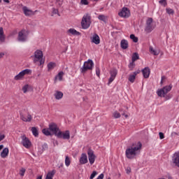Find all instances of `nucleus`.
Here are the masks:
<instances>
[{
	"instance_id": "nucleus-1",
	"label": "nucleus",
	"mask_w": 179,
	"mask_h": 179,
	"mask_svg": "<svg viewBox=\"0 0 179 179\" xmlns=\"http://www.w3.org/2000/svg\"><path fill=\"white\" fill-rule=\"evenodd\" d=\"M141 149L142 143L141 142L133 143L131 146L126 149V157H127V159H135V157L138 156V155L141 153Z\"/></svg>"
},
{
	"instance_id": "nucleus-2",
	"label": "nucleus",
	"mask_w": 179,
	"mask_h": 179,
	"mask_svg": "<svg viewBox=\"0 0 179 179\" xmlns=\"http://www.w3.org/2000/svg\"><path fill=\"white\" fill-rule=\"evenodd\" d=\"M171 89H173V85H171L165 86L162 89L157 91V96H159V97H164L166 100H170V99L173 97V95L171 94H167V93L171 92Z\"/></svg>"
},
{
	"instance_id": "nucleus-3",
	"label": "nucleus",
	"mask_w": 179,
	"mask_h": 179,
	"mask_svg": "<svg viewBox=\"0 0 179 179\" xmlns=\"http://www.w3.org/2000/svg\"><path fill=\"white\" fill-rule=\"evenodd\" d=\"M90 24H92V17L90 14L87 13L83 15L81 20V26L84 29H89L90 27Z\"/></svg>"
},
{
	"instance_id": "nucleus-4",
	"label": "nucleus",
	"mask_w": 179,
	"mask_h": 179,
	"mask_svg": "<svg viewBox=\"0 0 179 179\" xmlns=\"http://www.w3.org/2000/svg\"><path fill=\"white\" fill-rule=\"evenodd\" d=\"M94 66V63L93 62V60L88 59L87 62H85L83 64V66L80 68V71L81 73H85L88 71H92Z\"/></svg>"
},
{
	"instance_id": "nucleus-5",
	"label": "nucleus",
	"mask_w": 179,
	"mask_h": 179,
	"mask_svg": "<svg viewBox=\"0 0 179 179\" xmlns=\"http://www.w3.org/2000/svg\"><path fill=\"white\" fill-rule=\"evenodd\" d=\"M29 37V33L24 29H22L18 33L17 41L20 43H26Z\"/></svg>"
},
{
	"instance_id": "nucleus-6",
	"label": "nucleus",
	"mask_w": 179,
	"mask_h": 179,
	"mask_svg": "<svg viewBox=\"0 0 179 179\" xmlns=\"http://www.w3.org/2000/svg\"><path fill=\"white\" fill-rule=\"evenodd\" d=\"M34 57L35 59H34V62L40 61V65L44 64V60H43V52L41 50H36L34 53Z\"/></svg>"
},
{
	"instance_id": "nucleus-7",
	"label": "nucleus",
	"mask_w": 179,
	"mask_h": 179,
	"mask_svg": "<svg viewBox=\"0 0 179 179\" xmlns=\"http://www.w3.org/2000/svg\"><path fill=\"white\" fill-rule=\"evenodd\" d=\"M20 120L24 122H31V120H33V116L30 115L29 113H21L20 114Z\"/></svg>"
},
{
	"instance_id": "nucleus-8",
	"label": "nucleus",
	"mask_w": 179,
	"mask_h": 179,
	"mask_svg": "<svg viewBox=\"0 0 179 179\" xmlns=\"http://www.w3.org/2000/svg\"><path fill=\"white\" fill-rule=\"evenodd\" d=\"M29 73H31V70L29 69H24L16 75L14 77V79L15 80H20L21 79H23V76H24V75H29Z\"/></svg>"
},
{
	"instance_id": "nucleus-9",
	"label": "nucleus",
	"mask_w": 179,
	"mask_h": 179,
	"mask_svg": "<svg viewBox=\"0 0 179 179\" xmlns=\"http://www.w3.org/2000/svg\"><path fill=\"white\" fill-rule=\"evenodd\" d=\"M21 143L24 146V148H26V149H29L31 146V142L29 139V138L26 137V135L21 136Z\"/></svg>"
},
{
	"instance_id": "nucleus-10",
	"label": "nucleus",
	"mask_w": 179,
	"mask_h": 179,
	"mask_svg": "<svg viewBox=\"0 0 179 179\" xmlns=\"http://www.w3.org/2000/svg\"><path fill=\"white\" fill-rule=\"evenodd\" d=\"M118 15L120 17H124V19H127V17H129L131 16V12L129 11V9L128 8L124 7L122 8V10L118 13Z\"/></svg>"
},
{
	"instance_id": "nucleus-11",
	"label": "nucleus",
	"mask_w": 179,
	"mask_h": 179,
	"mask_svg": "<svg viewBox=\"0 0 179 179\" xmlns=\"http://www.w3.org/2000/svg\"><path fill=\"white\" fill-rule=\"evenodd\" d=\"M87 156H88V160L90 162V164H94V162H96V155H94V152L93 150L89 149L87 150Z\"/></svg>"
},
{
	"instance_id": "nucleus-12",
	"label": "nucleus",
	"mask_w": 179,
	"mask_h": 179,
	"mask_svg": "<svg viewBox=\"0 0 179 179\" xmlns=\"http://www.w3.org/2000/svg\"><path fill=\"white\" fill-rule=\"evenodd\" d=\"M57 136L62 139H70L71 138V133L69 132V130H66L63 132L60 131L57 134Z\"/></svg>"
},
{
	"instance_id": "nucleus-13",
	"label": "nucleus",
	"mask_w": 179,
	"mask_h": 179,
	"mask_svg": "<svg viewBox=\"0 0 179 179\" xmlns=\"http://www.w3.org/2000/svg\"><path fill=\"white\" fill-rule=\"evenodd\" d=\"M152 23H153V19L152 17L148 18L146 21V27L145 29V31H146V33H150L153 30Z\"/></svg>"
},
{
	"instance_id": "nucleus-14",
	"label": "nucleus",
	"mask_w": 179,
	"mask_h": 179,
	"mask_svg": "<svg viewBox=\"0 0 179 179\" xmlns=\"http://www.w3.org/2000/svg\"><path fill=\"white\" fill-rule=\"evenodd\" d=\"M49 130L57 136L58 135V132H60L59 127L55 123H52L49 124Z\"/></svg>"
},
{
	"instance_id": "nucleus-15",
	"label": "nucleus",
	"mask_w": 179,
	"mask_h": 179,
	"mask_svg": "<svg viewBox=\"0 0 179 179\" xmlns=\"http://www.w3.org/2000/svg\"><path fill=\"white\" fill-rule=\"evenodd\" d=\"M117 73H118V71H117V69H113L110 71V77L108 79V85H110L113 83V82H114V80L115 79Z\"/></svg>"
},
{
	"instance_id": "nucleus-16",
	"label": "nucleus",
	"mask_w": 179,
	"mask_h": 179,
	"mask_svg": "<svg viewBox=\"0 0 179 179\" xmlns=\"http://www.w3.org/2000/svg\"><path fill=\"white\" fill-rule=\"evenodd\" d=\"M22 10L25 16H33V15H35L36 12H37V10L33 11L29 9L27 6L22 7Z\"/></svg>"
},
{
	"instance_id": "nucleus-17",
	"label": "nucleus",
	"mask_w": 179,
	"mask_h": 179,
	"mask_svg": "<svg viewBox=\"0 0 179 179\" xmlns=\"http://www.w3.org/2000/svg\"><path fill=\"white\" fill-rule=\"evenodd\" d=\"M172 162L176 167H179V151L178 152H175L173 158H172Z\"/></svg>"
},
{
	"instance_id": "nucleus-18",
	"label": "nucleus",
	"mask_w": 179,
	"mask_h": 179,
	"mask_svg": "<svg viewBox=\"0 0 179 179\" xmlns=\"http://www.w3.org/2000/svg\"><path fill=\"white\" fill-rule=\"evenodd\" d=\"M91 41L92 43H94V44H100V36H99L97 34H94V35L91 38Z\"/></svg>"
},
{
	"instance_id": "nucleus-19",
	"label": "nucleus",
	"mask_w": 179,
	"mask_h": 179,
	"mask_svg": "<svg viewBox=\"0 0 179 179\" xmlns=\"http://www.w3.org/2000/svg\"><path fill=\"white\" fill-rule=\"evenodd\" d=\"M79 162L80 164H86L87 163L88 160H87V155H86V153H83L81 155Z\"/></svg>"
},
{
	"instance_id": "nucleus-20",
	"label": "nucleus",
	"mask_w": 179,
	"mask_h": 179,
	"mask_svg": "<svg viewBox=\"0 0 179 179\" xmlns=\"http://www.w3.org/2000/svg\"><path fill=\"white\" fill-rule=\"evenodd\" d=\"M143 75L145 79H148L150 76V69L149 67H145L143 70Z\"/></svg>"
},
{
	"instance_id": "nucleus-21",
	"label": "nucleus",
	"mask_w": 179,
	"mask_h": 179,
	"mask_svg": "<svg viewBox=\"0 0 179 179\" xmlns=\"http://www.w3.org/2000/svg\"><path fill=\"white\" fill-rule=\"evenodd\" d=\"M9 155V148H5L3 149L2 152L0 154V156L2 159H5L6 157H8Z\"/></svg>"
},
{
	"instance_id": "nucleus-22",
	"label": "nucleus",
	"mask_w": 179,
	"mask_h": 179,
	"mask_svg": "<svg viewBox=\"0 0 179 179\" xmlns=\"http://www.w3.org/2000/svg\"><path fill=\"white\" fill-rule=\"evenodd\" d=\"M57 66V64L55 62H50L48 64V72H51L52 69H54Z\"/></svg>"
},
{
	"instance_id": "nucleus-23",
	"label": "nucleus",
	"mask_w": 179,
	"mask_h": 179,
	"mask_svg": "<svg viewBox=\"0 0 179 179\" xmlns=\"http://www.w3.org/2000/svg\"><path fill=\"white\" fill-rule=\"evenodd\" d=\"M54 96L56 100H61V99L64 97V93H62L61 91H56Z\"/></svg>"
},
{
	"instance_id": "nucleus-24",
	"label": "nucleus",
	"mask_w": 179,
	"mask_h": 179,
	"mask_svg": "<svg viewBox=\"0 0 179 179\" xmlns=\"http://www.w3.org/2000/svg\"><path fill=\"white\" fill-rule=\"evenodd\" d=\"M64 75H65L64 71L59 72L55 78V82H57V80H59L61 82V80H62V78H64Z\"/></svg>"
},
{
	"instance_id": "nucleus-25",
	"label": "nucleus",
	"mask_w": 179,
	"mask_h": 179,
	"mask_svg": "<svg viewBox=\"0 0 179 179\" xmlns=\"http://www.w3.org/2000/svg\"><path fill=\"white\" fill-rule=\"evenodd\" d=\"M136 75H138V72L134 71L132 74H131L129 76V80L131 82V83H134L135 82Z\"/></svg>"
},
{
	"instance_id": "nucleus-26",
	"label": "nucleus",
	"mask_w": 179,
	"mask_h": 179,
	"mask_svg": "<svg viewBox=\"0 0 179 179\" xmlns=\"http://www.w3.org/2000/svg\"><path fill=\"white\" fill-rule=\"evenodd\" d=\"M120 45L123 50H127V48H128V41L122 39L121 41Z\"/></svg>"
},
{
	"instance_id": "nucleus-27",
	"label": "nucleus",
	"mask_w": 179,
	"mask_h": 179,
	"mask_svg": "<svg viewBox=\"0 0 179 179\" xmlns=\"http://www.w3.org/2000/svg\"><path fill=\"white\" fill-rule=\"evenodd\" d=\"M150 52L152 54V55H159L160 54V50H155L153 48V47L150 46Z\"/></svg>"
},
{
	"instance_id": "nucleus-28",
	"label": "nucleus",
	"mask_w": 179,
	"mask_h": 179,
	"mask_svg": "<svg viewBox=\"0 0 179 179\" xmlns=\"http://www.w3.org/2000/svg\"><path fill=\"white\" fill-rule=\"evenodd\" d=\"M68 33H70V34H73V36H79V34H80V33H79L75 29H72V28L68 30Z\"/></svg>"
},
{
	"instance_id": "nucleus-29",
	"label": "nucleus",
	"mask_w": 179,
	"mask_h": 179,
	"mask_svg": "<svg viewBox=\"0 0 179 179\" xmlns=\"http://www.w3.org/2000/svg\"><path fill=\"white\" fill-rule=\"evenodd\" d=\"M31 132L34 136H35L36 138L38 136V130L37 129V127H31Z\"/></svg>"
},
{
	"instance_id": "nucleus-30",
	"label": "nucleus",
	"mask_w": 179,
	"mask_h": 179,
	"mask_svg": "<svg viewBox=\"0 0 179 179\" xmlns=\"http://www.w3.org/2000/svg\"><path fill=\"white\" fill-rule=\"evenodd\" d=\"M65 164L66 167H69V166H71V158L68 155H66L65 158Z\"/></svg>"
},
{
	"instance_id": "nucleus-31",
	"label": "nucleus",
	"mask_w": 179,
	"mask_h": 179,
	"mask_svg": "<svg viewBox=\"0 0 179 179\" xmlns=\"http://www.w3.org/2000/svg\"><path fill=\"white\" fill-rule=\"evenodd\" d=\"M138 58H139V55L137 52H135L132 55L131 61H133V62H135V61L138 60Z\"/></svg>"
},
{
	"instance_id": "nucleus-32",
	"label": "nucleus",
	"mask_w": 179,
	"mask_h": 179,
	"mask_svg": "<svg viewBox=\"0 0 179 179\" xmlns=\"http://www.w3.org/2000/svg\"><path fill=\"white\" fill-rule=\"evenodd\" d=\"M42 132L46 136H50V135H51V132H50V129H43L42 130Z\"/></svg>"
},
{
	"instance_id": "nucleus-33",
	"label": "nucleus",
	"mask_w": 179,
	"mask_h": 179,
	"mask_svg": "<svg viewBox=\"0 0 179 179\" xmlns=\"http://www.w3.org/2000/svg\"><path fill=\"white\" fill-rule=\"evenodd\" d=\"M166 12L168 13V15H174V10L172 8H166Z\"/></svg>"
},
{
	"instance_id": "nucleus-34",
	"label": "nucleus",
	"mask_w": 179,
	"mask_h": 179,
	"mask_svg": "<svg viewBox=\"0 0 179 179\" xmlns=\"http://www.w3.org/2000/svg\"><path fill=\"white\" fill-rule=\"evenodd\" d=\"M98 19L99 20H101L102 22H106L107 17H106V15H99L98 16Z\"/></svg>"
},
{
	"instance_id": "nucleus-35",
	"label": "nucleus",
	"mask_w": 179,
	"mask_h": 179,
	"mask_svg": "<svg viewBox=\"0 0 179 179\" xmlns=\"http://www.w3.org/2000/svg\"><path fill=\"white\" fill-rule=\"evenodd\" d=\"M130 38L134 41V43H138V37L135 36V35L131 34Z\"/></svg>"
},
{
	"instance_id": "nucleus-36",
	"label": "nucleus",
	"mask_w": 179,
	"mask_h": 179,
	"mask_svg": "<svg viewBox=\"0 0 179 179\" xmlns=\"http://www.w3.org/2000/svg\"><path fill=\"white\" fill-rule=\"evenodd\" d=\"M113 115L114 118H120L121 117V114H120V113H118L117 111H115L113 113Z\"/></svg>"
},
{
	"instance_id": "nucleus-37",
	"label": "nucleus",
	"mask_w": 179,
	"mask_h": 179,
	"mask_svg": "<svg viewBox=\"0 0 179 179\" xmlns=\"http://www.w3.org/2000/svg\"><path fill=\"white\" fill-rule=\"evenodd\" d=\"M159 3L160 5H162V6H167V0H160Z\"/></svg>"
},
{
	"instance_id": "nucleus-38",
	"label": "nucleus",
	"mask_w": 179,
	"mask_h": 179,
	"mask_svg": "<svg viewBox=\"0 0 179 179\" xmlns=\"http://www.w3.org/2000/svg\"><path fill=\"white\" fill-rule=\"evenodd\" d=\"M25 173H26V169L24 168H22L20 171V175L21 176V177H24Z\"/></svg>"
},
{
	"instance_id": "nucleus-39",
	"label": "nucleus",
	"mask_w": 179,
	"mask_h": 179,
	"mask_svg": "<svg viewBox=\"0 0 179 179\" xmlns=\"http://www.w3.org/2000/svg\"><path fill=\"white\" fill-rule=\"evenodd\" d=\"M27 90H29V85H25L24 87H22L23 93H27Z\"/></svg>"
},
{
	"instance_id": "nucleus-40",
	"label": "nucleus",
	"mask_w": 179,
	"mask_h": 179,
	"mask_svg": "<svg viewBox=\"0 0 179 179\" xmlns=\"http://www.w3.org/2000/svg\"><path fill=\"white\" fill-rule=\"evenodd\" d=\"M134 67H135V62L131 61V62L129 64V68L130 69H134Z\"/></svg>"
},
{
	"instance_id": "nucleus-41",
	"label": "nucleus",
	"mask_w": 179,
	"mask_h": 179,
	"mask_svg": "<svg viewBox=\"0 0 179 179\" xmlns=\"http://www.w3.org/2000/svg\"><path fill=\"white\" fill-rule=\"evenodd\" d=\"M97 176V171H94L93 172H92V173L91 174V176H90V179H93V178H94V177H96Z\"/></svg>"
},
{
	"instance_id": "nucleus-42",
	"label": "nucleus",
	"mask_w": 179,
	"mask_h": 179,
	"mask_svg": "<svg viewBox=\"0 0 179 179\" xmlns=\"http://www.w3.org/2000/svg\"><path fill=\"white\" fill-rule=\"evenodd\" d=\"M54 15H58V9L52 8V16H54Z\"/></svg>"
},
{
	"instance_id": "nucleus-43",
	"label": "nucleus",
	"mask_w": 179,
	"mask_h": 179,
	"mask_svg": "<svg viewBox=\"0 0 179 179\" xmlns=\"http://www.w3.org/2000/svg\"><path fill=\"white\" fill-rule=\"evenodd\" d=\"M96 75L98 78H100V68L96 67Z\"/></svg>"
},
{
	"instance_id": "nucleus-44",
	"label": "nucleus",
	"mask_w": 179,
	"mask_h": 179,
	"mask_svg": "<svg viewBox=\"0 0 179 179\" xmlns=\"http://www.w3.org/2000/svg\"><path fill=\"white\" fill-rule=\"evenodd\" d=\"M0 41L1 43H5V34L0 35Z\"/></svg>"
},
{
	"instance_id": "nucleus-45",
	"label": "nucleus",
	"mask_w": 179,
	"mask_h": 179,
	"mask_svg": "<svg viewBox=\"0 0 179 179\" xmlns=\"http://www.w3.org/2000/svg\"><path fill=\"white\" fill-rule=\"evenodd\" d=\"M80 3L81 5H89V2L87 1V0H81Z\"/></svg>"
},
{
	"instance_id": "nucleus-46",
	"label": "nucleus",
	"mask_w": 179,
	"mask_h": 179,
	"mask_svg": "<svg viewBox=\"0 0 179 179\" xmlns=\"http://www.w3.org/2000/svg\"><path fill=\"white\" fill-rule=\"evenodd\" d=\"M159 139H164V134L159 132Z\"/></svg>"
},
{
	"instance_id": "nucleus-47",
	"label": "nucleus",
	"mask_w": 179,
	"mask_h": 179,
	"mask_svg": "<svg viewBox=\"0 0 179 179\" xmlns=\"http://www.w3.org/2000/svg\"><path fill=\"white\" fill-rule=\"evenodd\" d=\"M3 139H5V134H0V142L3 141Z\"/></svg>"
},
{
	"instance_id": "nucleus-48",
	"label": "nucleus",
	"mask_w": 179,
	"mask_h": 179,
	"mask_svg": "<svg viewBox=\"0 0 179 179\" xmlns=\"http://www.w3.org/2000/svg\"><path fill=\"white\" fill-rule=\"evenodd\" d=\"M56 2L58 3L59 6L62 5V0H56Z\"/></svg>"
},
{
	"instance_id": "nucleus-49",
	"label": "nucleus",
	"mask_w": 179,
	"mask_h": 179,
	"mask_svg": "<svg viewBox=\"0 0 179 179\" xmlns=\"http://www.w3.org/2000/svg\"><path fill=\"white\" fill-rule=\"evenodd\" d=\"M176 135L179 136V132L177 133L173 131L171 133V136H176Z\"/></svg>"
},
{
	"instance_id": "nucleus-50",
	"label": "nucleus",
	"mask_w": 179,
	"mask_h": 179,
	"mask_svg": "<svg viewBox=\"0 0 179 179\" xmlns=\"http://www.w3.org/2000/svg\"><path fill=\"white\" fill-rule=\"evenodd\" d=\"M3 35V28L0 27V36Z\"/></svg>"
},
{
	"instance_id": "nucleus-51",
	"label": "nucleus",
	"mask_w": 179,
	"mask_h": 179,
	"mask_svg": "<svg viewBox=\"0 0 179 179\" xmlns=\"http://www.w3.org/2000/svg\"><path fill=\"white\" fill-rule=\"evenodd\" d=\"M126 171H127V174H129V173H131V168H130V167H128V168L126 169Z\"/></svg>"
},
{
	"instance_id": "nucleus-52",
	"label": "nucleus",
	"mask_w": 179,
	"mask_h": 179,
	"mask_svg": "<svg viewBox=\"0 0 179 179\" xmlns=\"http://www.w3.org/2000/svg\"><path fill=\"white\" fill-rule=\"evenodd\" d=\"M6 3H9V0H3ZM2 3V0H0V3Z\"/></svg>"
},
{
	"instance_id": "nucleus-53",
	"label": "nucleus",
	"mask_w": 179,
	"mask_h": 179,
	"mask_svg": "<svg viewBox=\"0 0 179 179\" xmlns=\"http://www.w3.org/2000/svg\"><path fill=\"white\" fill-rule=\"evenodd\" d=\"M43 148H48V145H47V144H43Z\"/></svg>"
},
{
	"instance_id": "nucleus-54",
	"label": "nucleus",
	"mask_w": 179,
	"mask_h": 179,
	"mask_svg": "<svg viewBox=\"0 0 179 179\" xmlns=\"http://www.w3.org/2000/svg\"><path fill=\"white\" fill-rule=\"evenodd\" d=\"M3 148V145H0V151L2 150Z\"/></svg>"
},
{
	"instance_id": "nucleus-55",
	"label": "nucleus",
	"mask_w": 179,
	"mask_h": 179,
	"mask_svg": "<svg viewBox=\"0 0 179 179\" xmlns=\"http://www.w3.org/2000/svg\"><path fill=\"white\" fill-rule=\"evenodd\" d=\"M3 53H0V58H2V57H3Z\"/></svg>"
},
{
	"instance_id": "nucleus-56",
	"label": "nucleus",
	"mask_w": 179,
	"mask_h": 179,
	"mask_svg": "<svg viewBox=\"0 0 179 179\" xmlns=\"http://www.w3.org/2000/svg\"><path fill=\"white\" fill-rule=\"evenodd\" d=\"M3 53H0V58H2V57H3Z\"/></svg>"
},
{
	"instance_id": "nucleus-57",
	"label": "nucleus",
	"mask_w": 179,
	"mask_h": 179,
	"mask_svg": "<svg viewBox=\"0 0 179 179\" xmlns=\"http://www.w3.org/2000/svg\"><path fill=\"white\" fill-rule=\"evenodd\" d=\"M163 79H164V76H162V77L161 83H163Z\"/></svg>"
},
{
	"instance_id": "nucleus-58",
	"label": "nucleus",
	"mask_w": 179,
	"mask_h": 179,
	"mask_svg": "<svg viewBox=\"0 0 179 179\" xmlns=\"http://www.w3.org/2000/svg\"><path fill=\"white\" fill-rule=\"evenodd\" d=\"M36 179H43V176H38Z\"/></svg>"
},
{
	"instance_id": "nucleus-59",
	"label": "nucleus",
	"mask_w": 179,
	"mask_h": 179,
	"mask_svg": "<svg viewBox=\"0 0 179 179\" xmlns=\"http://www.w3.org/2000/svg\"><path fill=\"white\" fill-rule=\"evenodd\" d=\"M125 118H128V115H124Z\"/></svg>"
},
{
	"instance_id": "nucleus-60",
	"label": "nucleus",
	"mask_w": 179,
	"mask_h": 179,
	"mask_svg": "<svg viewBox=\"0 0 179 179\" xmlns=\"http://www.w3.org/2000/svg\"><path fill=\"white\" fill-rule=\"evenodd\" d=\"M122 115H125V113H122Z\"/></svg>"
},
{
	"instance_id": "nucleus-61",
	"label": "nucleus",
	"mask_w": 179,
	"mask_h": 179,
	"mask_svg": "<svg viewBox=\"0 0 179 179\" xmlns=\"http://www.w3.org/2000/svg\"><path fill=\"white\" fill-rule=\"evenodd\" d=\"M94 1H99V0H94Z\"/></svg>"
}]
</instances>
